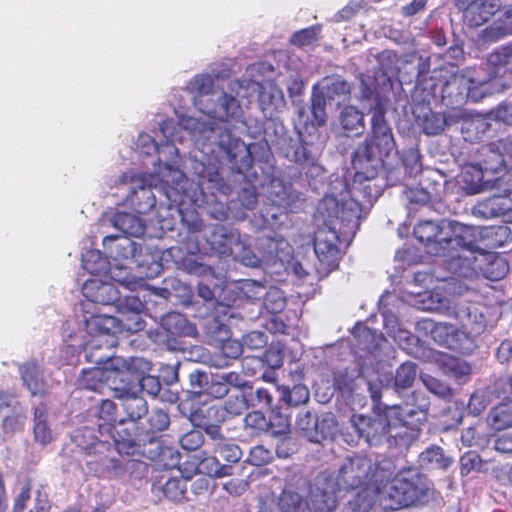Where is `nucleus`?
I'll return each instance as SVG.
<instances>
[{"mask_svg": "<svg viewBox=\"0 0 512 512\" xmlns=\"http://www.w3.org/2000/svg\"><path fill=\"white\" fill-rule=\"evenodd\" d=\"M85 322L87 330L92 334L84 347L86 361L113 369L107 378L112 379L114 384L118 383L114 387L115 391L138 394L140 378L151 370V364L141 357H131L129 360L113 358L112 350L118 344L116 335L111 331L116 323L115 317L93 314Z\"/></svg>", "mask_w": 512, "mask_h": 512, "instance_id": "nucleus-1", "label": "nucleus"}, {"mask_svg": "<svg viewBox=\"0 0 512 512\" xmlns=\"http://www.w3.org/2000/svg\"><path fill=\"white\" fill-rule=\"evenodd\" d=\"M391 462L377 457L355 454L347 457L339 469L338 488L360 489L342 512H370L376 502V491L392 476Z\"/></svg>", "mask_w": 512, "mask_h": 512, "instance_id": "nucleus-2", "label": "nucleus"}, {"mask_svg": "<svg viewBox=\"0 0 512 512\" xmlns=\"http://www.w3.org/2000/svg\"><path fill=\"white\" fill-rule=\"evenodd\" d=\"M478 231L475 227L450 220V274L463 279L477 276L478 269L492 281L502 279L509 271L507 260L497 254H480L485 265L478 264Z\"/></svg>", "mask_w": 512, "mask_h": 512, "instance_id": "nucleus-3", "label": "nucleus"}, {"mask_svg": "<svg viewBox=\"0 0 512 512\" xmlns=\"http://www.w3.org/2000/svg\"><path fill=\"white\" fill-rule=\"evenodd\" d=\"M486 70L488 78L476 75L474 70L458 74L450 63V98L454 104L461 105L467 100L477 102L504 89L499 77L507 70L512 71V43L489 55Z\"/></svg>", "mask_w": 512, "mask_h": 512, "instance_id": "nucleus-4", "label": "nucleus"}, {"mask_svg": "<svg viewBox=\"0 0 512 512\" xmlns=\"http://www.w3.org/2000/svg\"><path fill=\"white\" fill-rule=\"evenodd\" d=\"M414 415H420L415 421L417 424H421L426 420L424 410L419 409L416 411L408 405H405V407L398 405L387 406L375 417L354 414L351 417V428L367 444L377 446L385 439L389 441L390 438H394L396 440L399 433L391 434L392 430L398 427L414 425V421L409 420Z\"/></svg>", "mask_w": 512, "mask_h": 512, "instance_id": "nucleus-5", "label": "nucleus"}, {"mask_svg": "<svg viewBox=\"0 0 512 512\" xmlns=\"http://www.w3.org/2000/svg\"><path fill=\"white\" fill-rule=\"evenodd\" d=\"M371 128L365 140L352 154V160L383 167L387 158L395 149L396 142L392 128L386 120V109L377 104L372 108Z\"/></svg>", "mask_w": 512, "mask_h": 512, "instance_id": "nucleus-6", "label": "nucleus"}, {"mask_svg": "<svg viewBox=\"0 0 512 512\" xmlns=\"http://www.w3.org/2000/svg\"><path fill=\"white\" fill-rule=\"evenodd\" d=\"M429 487L426 478L409 469L391 476L380 485L376 498L385 510H397L420 501L427 495Z\"/></svg>", "mask_w": 512, "mask_h": 512, "instance_id": "nucleus-7", "label": "nucleus"}, {"mask_svg": "<svg viewBox=\"0 0 512 512\" xmlns=\"http://www.w3.org/2000/svg\"><path fill=\"white\" fill-rule=\"evenodd\" d=\"M338 489L334 479L323 474L318 476L310 488L308 501L295 491L283 490L279 506L282 512H332L336 506Z\"/></svg>", "mask_w": 512, "mask_h": 512, "instance_id": "nucleus-8", "label": "nucleus"}, {"mask_svg": "<svg viewBox=\"0 0 512 512\" xmlns=\"http://www.w3.org/2000/svg\"><path fill=\"white\" fill-rule=\"evenodd\" d=\"M196 93L195 103L199 110L213 119L227 121L240 110L236 97L221 90H215L214 78L208 74L196 75L191 82Z\"/></svg>", "mask_w": 512, "mask_h": 512, "instance_id": "nucleus-9", "label": "nucleus"}, {"mask_svg": "<svg viewBox=\"0 0 512 512\" xmlns=\"http://www.w3.org/2000/svg\"><path fill=\"white\" fill-rule=\"evenodd\" d=\"M86 456L77 458L82 471L91 477L105 480L120 478L126 472V464L113 455L114 447L106 441Z\"/></svg>", "mask_w": 512, "mask_h": 512, "instance_id": "nucleus-10", "label": "nucleus"}, {"mask_svg": "<svg viewBox=\"0 0 512 512\" xmlns=\"http://www.w3.org/2000/svg\"><path fill=\"white\" fill-rule=\"evenodd\" d=\"M322 214L328 221L333 219L340 221L339 230L343 229L344 233L354 235L359 228V220L362 211V204L354 198H349L341 203L336 197H325L322 201Z\"/></svg>", "mask_w": 512, "mask_h": 512, "instance_id": "nucleus-11", "label": "nucleus"}, {"mask_svg": "<svg viewBox=\"0 0 512 512\" xmlns=\"http://www.w3.org/2000/svg\"><path fill=\"white\" fill-rule=\"evenodd\" d=\"M476 164L487 175L512 169V135L481 146L477 150Z\"/></svg>", "mask_w": 512, "mask_h": 512, "instance_id": "nucleus-12", "label": "nucleus"}, {"mask_svg": "<svg viewBox=\"0 0 512 512\" xmlns=\"http://www.w3.org/2000/svg\"><path fill=\"white\" fill-rule=\"evenodd\" d=\"M342 241L335 227H320L315 232L314 251L321 269L326 273L338 268Z\"/></svg>", "mask_w": 512, "mask_h": 512, "instance_id": "nucleus-13", "label": "nucleus"}, {"mask_svg": "<svg viewBox=\"0 0 512 512\" xmlns=\"http://www.w3.org/2000/svg\"><path fill=\"white\" fill-rule=\"evenodd\" d=\"M355 174L350 188L351 198L358 202L371 203L381 194V187L375 183L379 170L382 167L352 160Z\"/></svg>", "mask_w": 512, "mask_h": 512, "instance_id": "nucleus-14", "label": "nucleus"}, {"mask_svg": "<svg viewBox=\"0 0 512 512\" xmlns=\"http://www.w3.org/2000/svg\"><path fill=\"white\" fill-rule=\"evenodd\" d=\"M98 433L114 442L113 447L121 455L133 456L138 452L136 424L122 419L116 423H98Z\"/></svg>", "mask_w": 512, "mask_h": 512, "instance_id": "nucleus-15", "label": "nucleus"}, {"mask_svg": "<svg viewBox=\"0 0 512 512\" xmlns=\"http://www.w3.org/2000/svg\"><path fill=\"white\" fill-rule=\"evenodd\" d=\"M491 393L502 400L488 415V421L495 430L512 427V377L501 378L491 387Z\"/></svg>", "mask_w": 512, "mask_h": 512, "instance_id": "nucleus-16", "label": "nucleus"}, {"mask_svg": "<svg viewBox=\"0 0 512 512\" xmlns=\"http://www.w3.org/2000/svg\"><path fill=\"white\" fill-rule=\"evenodd\" d=\"M444 220H421L413 228V235L424 245L430 255H442L448 246V232L444 228Z\"/></svg>", "mask_w": 512, "mask_h": 512, "instance_id": "nucleus-17", "label": "nucleus"}, {"mask_svg": "<svg viewBox=\"0 0 512 512\" xmlns=\"http://www.w3.org/2000/svg\"><path fill=\"white\" fill-rule=\"evenodd\" d=\"M116 307L122 315L119 321L122 323L123 329L135 333L145 328V321L140 316L145 305L138 296L126 295L123 298L120 296Z\"/></svg>", "mask_w": 512, "mask_h": 512, "instance_id": "nucleus-18", "label": "nucleus"}, {"mask_svg": "<svg viewBox=\"0 0 512 512\" xmlns=\"http://www.w3.org/2000/svg\"><path fill=\"white\" fill-rule=\"evenodd\" d=\"M84 297L95 304L115 305L120 300L119 290L111 283L88 279L82 287Z\"/></svg>", "mask_w": 512, "mask_h": 512, "instance_id": "nucleus-19", "label": "nucleus"}, {"mask_svg": "<svg viewBox=\"0 0 512 512\" xmlns=\"http://www.w3.org/2000/svg\"><path fill=\"white\" fill-rule=\"evenodd\" d=\"M230 307L222 303L215 306L214 313L208 317L205 329L210 340L217 345L231 337V330L227 322L231 318Z\"/></svg>", "mask_w": 512, "mask_h": 512, "instance_id": "nucleus-20", "label": "nucleus"}, {"mask_svg": "<svg viewBox=\"0 0 512 512\" xmlns=\"http://www.w3.org/2000/svg\"><path fill=\"white\" fill-rule=\"evenodd\" d=\"M154 180L155 178L152 174L146 173H142L134 179L137 187L133 189L131 202L139 214H147L156 205V198L152 192Z\"/></svg>", "mask_w": 512, "mask_h": 512, "instance_id": "nucleus-21", "label": "nucleus"}, {"mask_svg": "<svg viewBox=\"0 0 512 512\" xmlns=\"http://www.w3.org/2000/svg\"><path fill=\"white\" fill-rule=\"evenodd\" d=\"M253 89L258 94V104L264 116L272 119L276 116L279 108L284 106V95L276 86H265L260 82H252Z\"/></svg>", "mask_w": 512, "mask_h": 512, "instance_id": "nucleus-22", "label": "nucleus"}, {"mask_svg": "<svg viewBox=\"0 0 512 512\" xmlns=\"http://www.w3.org/2000/svg\"><path fill=\"white\" fill-rule=\"evenodd\" d=\"M487 176L475 163L463 169L459 182L463 184L462 188L468 194L473 195L490 190L497 184L499 178H488Z\"/></svg>", "mask_w": 512, "mask_h": 512, "instance_id": "nucleus-23", "label": "nucleus"}, {"mask_svg": "<svg viewBox=\"0 0 512 512\" xmlns=\"http://www.w3.org/2000/svg\"><path fill=\"white\" fill-rule=\"evenodd\" d=\"M500 8L499 0H473L463 11V21L470 27L486 23Z\"/></svg>", "mask_w": 512, "mask_h": 512, "instance_id": "nucleus-24", "label": "nucleus"}, {"mask_svg": "<svg viewBox=\"0 0 512 512\" xmlns=\"http://www.w3.org/2000/svg\"><path fill=\"white\" fill-rule=\"evenodd\" d=\"M220 146L227 155L232 168L241 173L251 167L252 156L249 147L239 138L229 137L227 143L220 141Z\"/></svg>", "mask_w": 512, "mask_h": 512, "instance_id": "nucleus-25", "label": "nucleus"}, {"mask_svg": "<svg viewBox=\"0 0 512 512\" xmlns=\"http://www.w3.org/2000/svg\"><path fill=\"white\" fill-rule=\"evenodd\" d=\"M511 202L508 198L494 195L483 201H479L472 208V214L482 219H492L508 216Z\"/></svg>", "mask_w": 512, "mask_h": 512, "instance_id": "nucleus-26", "label": "nucleus"}, {"mask_svg": "<svg viewBox=\"0 0 512 512\" xmlns=\"http://www.w3.org/2000/svg\"><path fill=\"white\" fill-rule=\"evenodd\" d=\"M496 21L481 31L480 37L485 42H494L498 39L512 34V8L510 6L500 7Z\"/></svg>", "mask_w": 512, "mask_h": 512, "instance_id": "nucleus-27", "label": "nucleus"}, {"mask_svg": "<svg viewBox=\"0 0 512 512\" xmlns=\"http://www.w3.org/2000/svg\"><path fill=\"white\" fill-rule=\"evenodd\" d=\"M98 429L93 427H80L73 431L71 440L76 447L77 458H81L96 449L97 444H104L107 439H100L97 435Z\"/></svg>", "mask_w": 512, "mask_h": 512, "instance_id": "nucleus-28", "label": "nucleus"}, {"mask_svg": "<svg viewBox=\"0 0 512 512\" xmlns=\"http://www.w3.org/2000/svg\"><path fill=\"white\" fill-rule=\"evenodd\" d=\"M21 379L32 396H43L45 394V381L43 373L38 364L34 361H29L22 364L19 368Z\"/></svg>", "mask_w": 512, "mask_h": 512, "instance_id": "nucleus-29", "label": "nucleus"}, {"mask_svg": "<svg viewBox=\"0 0 512 512\" xmlns=\"http://www.w3.org/2000/svg\"><path fill=\"white\" fill-rule=\"evenodd\" d=\"M340 124L346 136H359L365 130L364 115L354 106H346L340 114Z\"/></svg>", "mask_w": 512, "mask_h": 512, "instance_id": "nucleus-30", "label": "nucleus"}, {"mask_svg": "<svg viewBox=\"0 0 512 512\" xmlns=\"http://www.w3.org/2000/svg\"><path fill=\"white\" fill-rule=\"evenodd\" d=\"M447 183L446 176L440 173L439 170L429 169L422 175L419 185L425 188L433 200L437 202L441 200Z\"/></svg>", "mask_w": 512, "mask_h": 512, "instance_id": "nucleus-31", "label": "nucleus"}, {"mask_svg": "<svg viewBox=\"0 0 512 512\" xmlns=\"http://www.w3.org/2000/svg\"><path fill=\"white\" fill-rule=\"evenodd\" d=\"M405 198V206L408 215L412 216L423 207L429 206L431 202H435L421 185L415 187H406L403 191Z\"/></svg>", "mask_w": 512, "mask_h": 512, "instance_id": "nucleus-32", "label": "nucleus"}, {"mask_svg": "<svg viewBox=\"0 0 512 512\" xmlns=\"http://www.w3.org/2000/svg\"><path fill=\"white\" fill-rule=\"evenodd\" d=\"M34 437L42 445L52 441V432L48 425V408L40 403L34 410Z\"/></svg>", "mask_w": 512, "mask_h": 512, "instance_id": "nucleus-33", "label": "nucleus"}, {"mask_svg": "<svg viewBox=\"0 0 512 512\" xmlns=\"http://www.w3.org/2000/svg\"><path fill=\"white\" fill-rule=\"evenodd\" d=\"M360 373L348 368L338 369L333 372V386L342 396L350 397L357 388V378Z\"/></svg>", "mask_w": 512, "mask_h": 512, "instance_id": "nucleus-34", "label": "nucleus"}, {"mask_svg": "<svg viewBox=\"0 0 512 512\" xmlns=\"http://www.w3.org/2000/svg\"><path fill=\"white\" fill-rule=\"evenodd\" d=\"M487 116L477 115L475 117L464 119L458 128L464 135L466 141H474L480 138L489 128Z\"/></svg>", "mask_w": 512, "mask_h": 512, "instance_id": "nucleus-35", "label": "nucleus"}, {"mask_svg": "<svg viewBox=\"0 0 512 512\" xmlns=\"http://www.w3.org/2000/svg\"><path fill=\"white\" fill-rule=\"evenodd\" d=\"M122 406L130 422H136L148 413L147 402L137 394H122Z\"/></svg>", "mask_w": 512, "mask_h": 512, "instance_id": "nucleus-36", "label": "nucleus"}, {"mask_svg": "<svg viewBox=\"0 0 512 512\" xmlns=\"http://www.w3.org/2000/svg\"><path fill=\"white\" fill-rule=\"evenodd\" d=\"M417 376V365L412 362L402 363L395 371L393 386L397 392L412 387Z\"/></svg>", "mask_w": 512, "mask_h": 512, "instance_id": "nucleus-37", "label": "nucleus"}, {"mask_svg": "<svg viewBox=\"0 0 512 512\" xmlns=\"http://www.w3.org/2000/svg\"><path fill=\"white\" fill-rule=\"evenodd\" d=\"M280 399L289 407H297L305 404L310 397L308 388L303 384H295L293 387L282 386Z\"/></svg>", "mask_w": 512, "mask_h": 512, "instance_id": "nucleus-38", "label": "nucleus"}, {"mask_svg": "<svg viewBox=\"0 0 512 512\" xmlns=\"http://www.w3.org/2000/svg\"><path fill=\"white\" fill-rule=\"evenodd\" d=\"M113 226L126 235L137 236L144 231V227L140 225L139 219L134 215L126 212H117L114 214Z\"/></svg>", "mask_w": 512, "mask_h": 512, "instance_id": "nucleus-39", "label": "nucleus"}, {"mask_svg": "<svg viewBox=\"0 0 512 512\" xmlns=\"http://www.w3.org/2000/svg\"><path fill=\"white\" fill-rule=\"evenodd\" d=\"M418 120L422 131L427 135L440 134L448 123L445 114L435 113L431 109H428L421 119L418 116Z\"/></svg>", "mask_w": 512, "mask_h": 512, "instance_id": "nucleus-40", "label": "nucleus"}, {"mask_svg": "<svg viewBox=\"0 0 512 512\" xmlns=\"http://www.w3.org/2000/svg\"><path fill=\"white\" fill-rule=\"evenodd\" d=\"M189 477H171L162 486V492L166 499L180 502L185 498L187 481Z\"/></svg>", "mask_w": 512, "mask_h": 512, "instance_id": "nucleus-41", "label": "nucleus"}, {"mask_svg": "<svg viewBox=\"0 0 512 512\" xmlns=\"http://www.w3.org/2000/svg\"><path fill=\"white\" fill-rule=\"evenodd\" d=\"M476 348L475 339L464 330L450 331V350L460 354H471Z\"/></svg>", "mask_w": 512, "mask_h": 512, "instance_id": "nucleus-42", "label": "nucleus"}, {"mask_svg": "<svg viewBox=\"0 0 512 512\" xmlns=\"http://www.w3.org/2000/svg\"><path fill=\"white\" fill-rule=\"evenodd\" d=\"M192 421L196 427H200L203 422H223L225 420L222 406L211 405L197 408L191 415Z\"/></svg>", "mask_w": 512, "mask_h": 512, "instance_id": "nucleus-43", "label": "nucleus"}, {"mask_svg": "<svg viewBox=\"0 0 512 512\" xmlns=\"http://www.w3.org/2000/svg\"><path fill=\"white\" fill-rule=\"evenodd\" d=\"M419 462L426 469H440L447 466V459L439 446H432L423 451L419 455Z\"/></svg>", "mask_w": 512, "mask_h": 512, "instance_id": "nucleus-44", "label": "nucleus"}, {"mask_svg": "<svg viewBox=\"0 0 512 512\" xmlns=\"http://www.w3.org/2000/svg\"><path fill=\"white\" fill-rule=\"evenodd\" d=\"M286 157L299 165H312L315 162L314 156L304 142L290 143L286 149Z\"/></svg>", "mask_w": 512, "mask_h": 512, "instance_id": "nucleus-45", "label": "nucleus"}, {"mask_svg": "<svg viewBox=\"0 0 512 512\" xmlns=\"http://www.w3.org/2000/svg\"><path fill=\"white\" fill-rule=\"evenodd\" d=\"M287 304L284 292L277 288L271 287L264 296L263 305L265 309L272 315L281 313Z\"/></svg>", "mask_w": 512, "mask_h": 512, "instance_id": "nucleus-46", "label": "nucleus"}, {"mask_svg": "<svg viewBox=\"0 0 512 512\" xmlns=\"http://www.w3.org/2000/svg\"><path fill=\"white\" fill-rule=\"evenodd\" d=\"M321 31L319 25H313L293 33L290 43L296 47L303 48L312 45L317 41Z\"/></svg>", "mask_w": 512, "mask_h": 512, "instance_id": "nucleus-47", "label": "nucleus"}, {"mask_svg": "<svg viewBox=\"0 0 512 512\" xmlns=\"http://www.w3.org/2000/svg\"><path fill=\"white\" fill-rule=\"evenodd\" d=\"M215 453L226 463H236L242 456L241 449L238 445L225 440L215 444Z\"/></svg>", "mask_w": 512, "mask_h": 512, "instance_id": "nucleus-48", "label": "nucleus"}, {"mask_svg": "<svg viewBox=\"0 0 512 512\" xmlns=\"http://www.w3.org/2000/svg\"><path fill=\"white\" fill-rule=\"evenodd\" d=\"M229 393L224 378L219 374H211L204 394L214 399H222Z\"/></svg>", "mask_w": 512, "mask_h": 512, "instance_id": "nucleus-49", "label": "nucleus"}, {"mask_svg": "<svg viewBox=\"0 0 512 512\" xmlns=\"http://www.w3.org/2000/svg\"><path fill=\"white\" fill-rule=\"evenodd\" d=\"M405 174L408 176H416L422 172V163L420 161V155L418 150L408 149L405 150L401 158Z\"/></svg>", "mask_w": 512, "mask_h": 512, "instance_id": "nucleus-50", "label": "nucleus"}, {"mask_svg": "<svg viewBox=\"0 0 512 512\" xmlns=\"http://www.w3.org/2000/svg\"><path fill=\"white\" fill-rule=\"evenodd\" d=\"M246 427L252 429L256 434L269 432L271 423L261 411H251L245 416Z\"/></svg>", "mask_w": 512, "mask_h": 512, "instance_id": "nucleus-51", "label": "nucleus"}, {"mask_svg": "<svg viewBox=\"0 0 512 512\" xmlns=\"http://www.w3.org/2000/svg\"><path fill=\"white\" fill-rule=\"evenodd\" d=\"M487 119L506 125H512V101L500 103L486 113Z\"/></svg>", "mask_w": 512, "mask_h": 512, "instance_id": "nucleus-52", "label": "nucleus"}, {"mask_svg": "<svg viewBox=\"0 0 512 512\" xmlns=\"http://www.w3.org/2000/svg\"><path fill=\"white\" fill-rule=\"evenodd\" d=\"M311 113L313 122L317 126H323L326 123V99L322 93L314 94L311 101Z\"/></svg>", "mask_w": 512, "mask_h": 512, "instance_id": "nucleus-53", "label": "nucleus"}, {"mask_svg": "<svg viewBox=\"0 0 512 512\" xmlns=\"http://www.w3.org/2000/svg\"><path fill=\"white\" fill-rule=\"evenodd\" d=\"M470 374L471 365L467 361L450 356V376L459 382H466Z\"/></svg>", "mask_w": 512, "mask_h": 512, "instance_id": "nucleus-54", "label": "nucleus"}, {"mask_svg": "<svg viewBox=\"0 0 512 512\" xmlns=\"http://www.w3.org/2000/svg\"><path fill=\"white\" fill-rule=\"evenodd\" d=\"M149 432L157 433L166 430L169 426V415L160 410H153L148 416Z\"/></svg>", "mask_w": 512, "mask_h": 512, "instance_id": "nucleus-55", "label": "nucleus"}, {"mask_svg": "<svg viewBox=\"0 0 512 512\" xmlns=\"http://www.w3.org/2000/svg\"><path fill=\"white\" fill-rule=\"evenodd\" d=\"M296 427L302 431L305 437H312L313 431L318 429V419L311 412L300 414L296 420Z\"/></svg>", "mask_w": 512, "mask_h": 512, "instance_id": "nucleus-56", "label": "nucleus"}, {"mask_svg": "<svg viewBox=\"0 0 512 512\" xmlns=\"http://www.w3.org/2000/svg\"><path fill=\"white\" fill-rule=\"evenodd\" d=\"M269 421L271 428L269 432L275 436L286 435L290 431V423L288 417L282 415L280 412H272Z\"/></svg>", "mask_w": 512, "mask_h": 512, "instance_id": "nucleus-57", "label": "nucleus"}, {"mask_svg": "<svg viewBox=\"0 0 512 512\" xmlns=\"http://www.w3.org/2000/svg\"><path fill=\"white\" fill-rule=\"evenodd\" d=\"M32 481L27 478L20 489L19 494L15 497L12 512H23L31 498Z\"/></svg>", "mask_w": 512, "mask_h": 512, "instance_id": "nucleus-58", "label": "nucleus"}, {"mask_svg": "<svg viewBox=\"0 0 512 512\" xmlns=\"http://www.w3.org/2000/svg\"><path fill=\"white\" fill-rule=\"evenodd\" d=\"M219 346L221 347L222 354L226 358L221 366L229 365L228 360L236 359L242 354V344L237 340L228 338V340L220 343Z\"/></svg>", "mask_w": 512, "mask_h": 512, "instance_id": "nucleus-59", "label": "nucleus"}, {"mask_svg": "<svg viewBox=\"0 0 512 512\" xmlns=\"http://www.w3.org/2000/svg\"><path fill=\"white\" fill-rule=\"evenodd\" d=\"M272 460L271 452L262 445H257L250 450L247 461L253 466H263Z\"/></svg>", "mask_w": 512, "mask_h": 512, "instance_id": "nucleus-60", "label": "nucleus"}, {"mask_svg": "<svg viewBox=\"0 0 512 512\" xmlns=\"http://www.w3.org/2000/svg\"><path fill=\"white\" fill-rule=\"evenodd\" d=\"M100 262H102V257L99 251H88L82 258L83 268L92 275H97L101 272Z\"/></svg>", "mask_w": 512, "mask_h": 512, "instance_id": "nucleus-61", "label": "nucleus"}, {"mask_svg": "<svg viewBox=\"0 0 512 512\" xmlns=\"http://www.w3.org/2000/svg\"><path fill=\"white\" fill-rule=\"evenodd\" d=\"M140 380L139 393L146 392L148 395L157 396L161 391V382L158 377L146 373Z\"/></svg>", "mask_w": 512, "mask_h": 512, "instance_id": "nucleus-62", "label": "nucleus"}, {"mask_svg": "<svg viewBox=\"0 0 512 512\" xmlns=\"http://www.w3.org/2000/svg\"><path fill=\"white\" fill-rule=\"evenodd\" d=\"M116 410V404L112 400H102L98 407V418L103 420L102 423H116Z\"/></svg>", "mask_w": 512, "mask_h": 512, "instance_id": "nucleus-63", "label": "nucleus"}, {"mask_svg": "<svg viewBox=\"0 0 512 512\" xmlns=\"http://www.w3.org/2000/svg\"><path fill=\"white\" fill-rule=\"evenodd\" d=\"M224 413H228L232 416H239L246 409V400L243 395L230 397L222 407Z\"/></svg>", "mask_w": 512, "mask_h": 512, "instance_id": "nucleus-64", "label": "nucleus"}]
</instances>
